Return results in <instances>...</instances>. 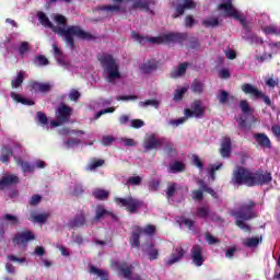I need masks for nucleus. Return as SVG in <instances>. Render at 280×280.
<instances>
[{"label":"nucleus","instance_id":"1","mask_svg":"<svg viewBox=\"0 0 280 280\" xmlns=\"http://www.w3.org/2000/svg\"><path fill=\"white\" fill-rule=\"evenodd\" d=\"M37 16L39 19V23L44 27H49L58 36H63V40H66L67 45H69L72 51L73 49H75V39L73 38V36H75V38H80L81 40H95V35L85 32L84 30H82V27L78 25H72L68 28H65L62 26H54V23H51L47 14H45L44 12H38Z\"/></svg>","mask_w":280,"mask_h":280},{"label":"nucleus","instance_id":"2","mask_svg":"<svg viewBox=\"0 0 280 280\" xmlns=\"http://www.w3.org/2000/svg\"><path fill=\"white\" fill-rule=\"evenodd\" d=\"M272 183V173L261 168L256 172L238 166L232 174V185H246V187H257Z\"/></svg>","mask_w":280,"mask_h":280},{"label":"nucleus","instance_id":"3","mask_svg":"<svg viewBox=\"0 0 280 280\" xmlns=\"http://www.w3.org/2000/svg\"><path fill=\"white\" fill-rule=\"evenodd\" d=\"M257 207V202L254 200H249L245 203H241L238 210L232 211L231 215L235 220V224L245 233H250L252 228L248 223L250 220H255L257 218V212L255 208Z\"/></svg>","mask_w":280,"mask_h":280},{"label":"nucleus","instance_id":"4","mask_svg":"<svg viewBox=\"0 0 280 280\" xmlns=\"http://www.w3.org/2000/svg\"><path fill=\"white\" fill-rule=\"evenodd\" d=\"M131 38L139 43V45H145V43H150V45H170V43H178L183 45L185 40H187L186 33H168L164 35H160L158 37L143 36L135 31L131 32Z\"/></svg>","mask_w":280,"mask_h":280},{"label":"nucleus","instance_id":"5","mask_svg":"<svg viewBox=\"0 0 280 280\" xmlns=\"http://www.w3.org/2000/svg\"><path fill=\"white\" fill-rule=\"evenodd\" d=\"M217 10L219 12H225V16H229L230 19H235V21H238L244 30L243 36H245V34L246 35L253 34V23L247 22L246 18L242 16L240 11H237V9L233 7L232 0H226L225 2L218 4Z\"/></svg>","mask_w":280,"mask_h":280},{"label":"nucleus","instance_id":"6","mask_svg":"<svg viewBox=\"0 0 280 280\" xmlns=\"http://www.w3.org/2000/svg\"><path fill=\"white\" fill-rule=\"evenodd\" d=\"M98 62H101V67L104 70V73L107 75L108 82H115V80L121 79V72H119V63H117V59L108 52H104L103 55L97 56Z\"/></svg>","mask_w":280,"mask_h":280},{"label":"nucleus","instance_id":"7","mask_svg":"<svg viewBox=\"0 0 280 280\" xmlns=\"http://www.w3.org/2000/svg\"><path fill=\"white\" fill-rule=\"evenodd\" d=\"M114 201L117 205V207H125L127 213L131 214L137 213L139 210L143 208V201L132 196L126 198L116 197Z\"/></svg>","mask_w":280,"mask_h":280},{"label":"nucleus","instance_id":"8","mask_svg":"<svg viewBox=\"0 0 280 280\" xmlns=\"http://www.w3.org/2000/svg\"><path fill=\"white\" fill-rule=\"evenodd\" d=\"M242 91L246 95H252V97H255V100H262L267 106H271L272 101H270V96L264 94L262 91H259L257 88L253 86L249 83H245L242 85Z\"/></svg>","mask_w":280,"mask_h":280},{"label":"nucleus","instance_id":"9","mask_svg":"<svg viewBox=\"0 0 280 280\" xmlns=\"http://www.w3.org/2000/svg\"><path fill=\"white\" fill-rule=\"evenodd\" d=\"M71 115H73V108L65 103H60L55 112L56 119L63 124L71 121Z\"/></svg>","mask_w":280,"mask_h":280},{"label":"nucleus","instance_id":"10","mask_svg":"<svg viewBox=\"0 0 280 280\" xmlns=\"http://www.w3.org/2000/svg\"><path fill=\"white\" fill-rule=\"evenodd\" d=\"M36 240V235L32 233V231L25 230L23 232H19L13 237V244L15 246H27L28 242H34Z\"/></svg>","mask_w":280,"mask_h":280},{"label":"nucleus","instance_id":"11","mask_svg":"<svg viewBox=\"0 0 280 280\" xmlns=\"http://www.w3.org/2000/svg\"><path fill=\"white\" fill-rule=\"evenodd\" d=\"M205 110L206 108L202 106V102L201 101H194L191 104V109L190 108H186L184 110V115L186 117V119H189L191 117H205Z\"/></svg>","mask_w":280,"mask_h":280},{"label":"nucleus","instance_id":"12","mask_svg":"<svg viewBox=\"0 0 280 280\" xmlns=\"http://www.w3.org/2000/svg\"><path fill=\"white\" fill-rule=\"evenodd\" d=\"M185 10H196V2H194V0H177L175 14H173L172 18L178 19V16H183Z\"/></svg>","mask_w":280,"mask_h":280},{"label":"nucleus","instance_id":"13","mask_svg":"<svg viewBox=\"0 0 280 280\" xmlns=\"http://www.w3.org/2000/svg\"><path fill=\"white\" fill-rule=\"evenodd\" d=\"M114 266L120 277H124V279L127 280L132 279V265H128L126 261H115Z\"/></svg>","mask_w":280,"mask_h":280},{"label":"nucleus","instance_id":"14","mask_svg":"<svg viewBox=\"0 0 280 280\" xmlns=\"http://www.w3.org/2000/svg\"><path fill=\"white\" fill-rule=\"evenodd\" d=\"M202 250L205 249L200 245H194L190 249V258L192 259V264H195L198 268L205 264Z\"/></svg>","mask_w":280,"mask_h":280},{"label":"nucleus","instance_id":"15","mask_svg":"<svg viewBox=\"0 0 280 280\" xmlns=\"http://www.w3.org/2000/svg\"><path fill=\"white\" fill-rule=\"evenodd\" d=\"M163 145V140L156 139L154 135H151L144 139L143 148L144 152H150V150H159Z\"/></svg>","mask_w":280,"mask_h":280},{"label":"nucleus","instance_id":"16","mask_svg":"<svg viewBox=\"0 0 280 280\" xmlns=\"http://www.w3.org/2000/svg\"><path fill=\"white\" fill-rule=\"evenodd\" d=\"M139 69L144 75H150V73H154L159 69V61L156 59H149L141 63Z\"/></svg>","mask_w":280,"mask_h":280},{"label":"nucleus","instance_id":"17","mask_svg":"<svg viewBox=\"0 0 280 280\" xmlns=\"http://www.w3.org/2000/svg\"><path fill=\"white\" fill-rule=\"evenodd\" d=\"M133 2L132 10H144V12H150V5H156L155 0H127Z\"/></svg>","mask_w":280,"mask_h":280},{"label":"nucleus","instance_id":"18","mask_svg":"<svg viewBox=\"0 0 280 280\" xmlns=\"http://www.w3.org/2000/svg\"><path fill=\"white\" fill-rule=\"evenodd\" d=\"M143 233V229L137 226L135 231L131 232L129 237V244L131 248H141V234Z\"/></svg>","mask_w":280,"mask_h":280},{"label":"nucleus","instance_id":"19","mask_svg":"<svg viewBox=\"0 0 280 280\" xmlns=\"http://www.w3.org/2000/svg\"><path fill=\"white\" fill-rule=\"evenodd\" d=\"M115 218V213L110 210H106L103 205L96 206L95 217L92 219V222H100V220H104V218Z\"/></svg>","mask_w":280,"mask_h":280},{"label":"nucleus","instance_id":"20","mask_svg":"<svg viewBox=\"0 0 280 280\" xmlns=\"http://www.w3.org/2000/svg\"><path fill=\"white\" fill-rule=\"evenodd\" d=\"M183 257H185V249H183L182 246L176 247L175 250L172 252L170 259L166 260V266H174V264H178Z\"/></svg>","mask_w":280,"mask_h":280},{"label":"nucleus","instance_id":"21","mask_svg":"<svg viewBox=\"0 0 280 280\" xmlns=\"http://www.w3.org/2000/svg\"><path fill=\"white\" fill-rule=\"evenodd\" d=\"M254 139L262 150L272 148V142L266 133H254Z\"/></svg>","mask_w":280,"mask_h":280},{"label":"nucleus","instance_id":"22","mask_svg":"<svg viewBox=\"0 0 280 280\" xmlns=\"http://www.w3.org/2000/svg\"><path fill=\"white\" fill-rule=\"evenodd\" d=\"M232 142L230 137H224L221 142L220 154L223 159L231 156Z\"/></svg>","mask_w":280,"mask_h":280},{"label":"nucleus","instance_id":"23","mask_svg":"<svg viewBox=\"0 0 280 280\" xmlns=\"http://www.w3.org/2000/svg\"><path fill=\"white\" fill-rule=\"evenodd\" d=\"M30 88L34 93H49V91H51V84L37 81H32Z\"/></svg>","mask_w":280,"mask_h":280},{"label":"nucleus","instance_id":"24","mask_svg":"<svg viewBox=\"0 0 280 280\" xmlns=\"http://www.w3.org/2000/svg\"><path fill=\"white\" fill-rule=\"evenodd\" d=\"M86 224V217L84 213L75 215L70 222L69 225L71 229H80Z\"/></svg>","mask_w":280,"mask_h":280},{"label":"nucleus","instance_id":"25","mask_svg":"<svg viewBox=\"0 0 280 280\" xmlns=\"http://www.w3.org/2000/svg\"><path fill=\"white\" fill-rule=\"evenodd\" d=\"M262 240V236L248 237L243 241V246H245V248H257Z\"/></svg>","mask_w":280,"mask_h":280},{"label":"nucleus","instance_id":"26","mask_svg":"<svg viewBox=\"0 0 280 280\" xmlns=\"http://www.w3.org/2000/svg\"><path fill=\"white\" fill-rule=\"evenodd\" d=\"M180 189H183V186L178 185V183H168L165 190L167 200L174 198Z\"/></svg>","mask_w":280,"mask_h":280},{"label":"nucleus","instance_id":"27","mask_svg":"<svg viewBox=\"0 0 280 280\" xmlns=\"http://www.w3.org/2000/svg\"><path fill=\"white\" fill-rule=\"evenodd\" d=\"M12 185H19V176L7 175L3 176L0 180V187H10Z\"/></svg>","mask_w":280,"mask_h":280},{"label":"nucleus","instance_id":"28","mask_svg":"<svg viewBox=\"0 0 280 280\" xmlns=\"http://www.w3.org/2000/svg\"><path fill=\"white\" fill-rule=\"evenodd\" d=\"M189 67L188 62L179 63L176 70L171 71V78H182V75H185L187 73V68Z\"/></svg>","mask_w":280,"mask_h":280},{"label":"nucleus","instance_id":"29","mask_svg":"<svg viewBox=\"0 0 280 280\" xmlns=\"http://www.w3.org/2000/svg\"><path fill=\"white\" fill-rule=\"evenodd\" d=\"M93 198L95 200H108L110 198V191L102 188H96L92 191Z\"/></svg>","mask_w":280,"mask_h":280},{"label":"nucleus","instance_id":"30","mask_svg":"<svg viewBox=\"0 0 280 280\" xmlns=\"http://www.w3.org/2000/svg\"><path fill=\"white\" fill-rule=\"evenodd\" d=\"M96 10L98 12H125L124 9H121L120 5H117V4H104V5H98L96 8Z\"/></svg>","mask_w":280,"mask_h":280},{"label":"nucleus","instance_id":"31","mask_svg":"<svg viewBox=\"0 0 280 280\" xmlns=\"http://www.w3.org/2000/svg\"><path fill=\"white\" fill-rule=\"evenodd\" d=\"M11 97L19 104H23L24 106H34V101L25 98L21 96V94H16L15 92H11Z\"/></svg>","mask_w":280,"mask_h":280},{"label":"nucleus","instance_id":"32","mask_svg":"<svg viewBox=\"0 0 280 280\" xmlns=\"http://www.w3.org/2000/svg\"><path fill=\"white\" fill-rule=\"evenodd\" d=\"M18 165H20V167L22 168V172H24V174H33L35 166L30 163V162H25L23 161V159H19L18 160Z\"/></svg>","mask_w":280,"mask_h":280},{"label":"nucleus","instance_id":"33","mask_svg":"<svg viewBox=\"0 0 280 280\" xmlns=\"http://www.w3.org/2000/svg\"><path fill=\"white\" fill-rule=\"evenodd\" d=\"M10 156H14V152L9 147H3L1 151L0 161L2 163H10Z\"/></svg>","mask_w":280,"mask_h":280},{"label":"nucleus","instance_id":"34","mask_svg":"<svg viewBox=\"0 0 280 280\" xmlns=\"http://www.w3.org/2000/svg\"><path fill=\"white\" fill-rule=\"evenodd\" d=\"M32 218V222H36L37 224H45V222H47V220H49V213L44 212V213H39V214H31Z\"/></svg>","mask_w":280,"mask_h":280},{"label":"nucleus","instance_id":"35","mask_svg":"<svg viewBox=\"0 0 280 280\" xmlns=\"http://www.w3.org/2000/svg\"><path fill=\"white\" fill-rule=\"evenodd\" d=\"M244 40H247L248 43H250V45H264V39L259 38V36H257L254 33H249L248 35H243Z\"/></svg>","mask_w":280,"mask_h":280},{"label":"nucleus","instance_id":"36","mask_svg":"<svg viewBox=\"0 0 280 280\" xmlns=\"http://www.w3.org/2000/svg\"><path fill=\"white\" fill-rule=\"evenodd\" d=\"M104 163H106L103 159H93L89 164L86 170L89 172H95V170H97V167H102V165H104Z\"/></svg>","mask_w":280,"mask_h":280},{"label":"nucleus","instance_id":"37","mask_svg":"<svg viewBox=\"0 0 280 280\" xmlns=\"http://www.w3.org/2000/svg\"><path fill=\"white\" fill-rule=\"evenodd\" d=\"M170 170L172 174H178L180 172H185V163L180 161H175L173 164L170 165Z\"/></svg>","mask_w":280,"mask_h":280},{"label":"nucleus","instance_id":"38","mask_svg":"<svg viewBox=\"0 0 280 280\" xmlns=\"http://www.w3.org/2000/svg\"><path fill=\"white\" fill-rule=\"evenodd\" d=\"M24 80H25V72H23V71L18 72L16 78L11 81L12 89H19V86H21V84H23Z\"/></svg>","mask_w":280,"mask_h":280},{"label":"nucleus","instance_id":"39","mask_svg":"<svg viewBox=\"0 0 280 280\" xmlns=\"http://www.w3.org/2000/svg\"><path fill=\"white\" fill-rule=\"evenodd\" d=\"M191 91L192 93H198L200 95L205 91V83L198 81V79H195L191 84Z\"/></svg>","mask_w":280,"mask_h":280},{"label":"nucleus","instance_id":"40","mask_svg":"<svg viewBox=\"0 0 280 280\" xmlns=\"http://www.w3.org/2000/svg\"><path fill=\"white\" fill-rule=\"evenodd\" d=\"M164 145V152H166L168 156H176V154H178V151H176V149L174 148L173 142L166 141Z\"/></svg>","mask_w":280,"mask_h":280},{"label":"nucleus","instance_id":"41","mask_svg":"<svg viewBox=\"0 0 280 280\" xmlns=\"http://www.w3.org/2000/svg\"><path fill=\"white\" fill-rule=\"evenodd\" d=\"M148 255H149L150 261H154L155 259H159V249L154 248V244H150L148 246Z\"/></svg>","mask_w":280,"mask_h":280},{"label":"nucleus","instance_id":"42","mask_svg":"<svg viewBox=\"0 0 280 280\" xmlns=\"http://www.w3.org/2000/svg\"><path fill=\"white\" fill-rule=\"evenodd\" d=\"M185 93H187V88H180L175 90L173 95L174 102H182L183 97H185Z\"/></svg>","mask_w":280,"mask_h":280},{"label":"nucleus","instance_id":"43","mask_svg":"<svg viewBox=\"0 0 280 280\" xmlns=\"http://www.w3.org/2000/svg\"><path fill=\"white\" fill-rule=\"evenodd\" d=\"M240 108L244 115H253V110L250 108V105H248V101L242 100L240 102Z\"/></svg>","mask_w":280,"mask_h":280},{"label":"nucleus","instance_id":"44","mask_svg":"<svg viewBox=\"0 0 280 280\" xmlns=\"http://www.w3.org/2000/svg\"><path fill=\"white\" fill-rule=\"evenodd\" d=\"M210 208L209 206H203V207H199L197 208V215L198 218H201V219H206V218H209V213H210Z\"/></svg>","mask_w":280,"mask_h":280},{"label":"nucleus","instance_id":"45","mask_svg":"<svg viewBox=\"0 0 280 280\" xmlns=\"http://www.w3.org/2000/svg\"><path fill=\"white\" fill-rule=\"evenodd\" d=\"M3 222H10L12 226H16L19 224V217L14 214L7 213L2 217Z\"/></svg>","mask_w":280,"mask_h":280},{"label":"nucleus","instance_id":"46","mask_svg":"<svg viewBox=\"0 0 280 280\" xmlns=\"http://www.w3.org/2000/svg\"><path fill=\"white\" fill-rule=\"evenodd\" d=\"M139 106L142 108H147V106H153V108H159L161 106V102L156 100H147L139 103Z\"/></svg>","mask_w":280,"mask_h":280},{"label":"nucleus","instance_id":"47","mask_svg":"<svg viewBox=\"0 0 280 280\" xmlns=\"http://www.w3.org/2000/svg\"><path fill=\"white\" fill-rule=\"evenodd\" d=\"M201 25H203L205 27H218V25H220V20H218V18H212L210 20H203L201 22Z\"/></svg>","mask_w":280,"mask_h":280},{"label":"nucleus","instance_id":"48","mask_svg":"<svg viewBox=\"0 0 280 280\" xmlns=\"http://www.w3.org/2000/svg\"><path fill=\"white\" fill-rule=\"evenodd\" d=\"M143 182V178L141 176H130L127 179V185H132L133 187H137L141 185Z\"/></svg>","mask_w":280,"mask_h":280},{"label":"nucleus","instance_id":"49","mask_svg":"<svg viewBox=\"0 0 280 280\" xmlns=\"http://www.w3.org/2000/svg\"><path fill=\"white\" fill-rule=\"evenodd\" d=\"M206 242L211 246L213 244H220V240L213 236L211 233H206Z\"/></svg>","mask_w":280,"mask_h":280},{"label":"nucleus","instance_id":"50","mask_svg":"<svg viewBox=\"0 0 280 280\" xmlns=\"http://www.w3.org/2000/svg\"><path fill=\"white\" fill-rule=\"evenodd\" d=\"M82 141L80 139L70 138L65 142L66 148L70 149L73 148V145H80Z\"/></svg>","mask_w":280,"mask_h":280},{"label":"nucleus","instance_id":"51","mask_svg":"<svg viewBox=\"0 0 280 280\" xmlns=\"http://www.w3.org/2000/svg\"><path fill=\"white\" fill-rule=\"evenodd\" d=\"M37 119H38V122L42 124L43 126H47V124H49V118H47V115L43 112L37 113Z\"/></svg>","mask_w":280,"mask_h":280},{"label":"nucleus","instance_id":"52","mask_svg":"<svg viewBox=\"0 0 280 280\" xmlns=\"http://www.w3.org/2000/svg\"><path fill=\"white\" fill-rule=\"evenodd\" d=\"M192 165L198 167V170H203L205 167V163H202V160H200V158L196 154L192 155Z\"/></svg>","mask_w":280,"mask_h":280},{"label":"nucleus","instance_id":"53","mask_svg":"<svg viewBox=\"0 0 280 280\" xmlns=\"http://www.w3.org/2000/svg\"><path fill=\"white\" fill-rule=\"evenodd\" d=\"M27 51H30V43L22 42L20 47H19V54L21 56H25V54H27Z\"/></svg>","mask_w":280,"mask_h":280},{"label":"nucleus","instance_id":"54","mask_svg":"<svg viewBox=\"0 0 280 280\" xmlns=\"http://www.w3.org/2000/svg\"><path fill=\"white\" fill-rule=\"evenodd\" d=\"M219 93H220L219 95L220 104H226L229 102V92L224 90H220Z\"/></svg>","mask_w":280,"mask_h":280},{"label":"nucleus","instance_id":"55","mask_svg":"<svg viewBox=\"0 0 280 280\" xmlns=\"http://www.w3.org/2000/svg\"><path fill=\"white\" fill-rule=\"evenodd\" d=\"M35 62H38L40 67H47V65H49V59L43 55H39L35 58Z\"/></svg>","mask_w":280,"mask_h":280},{"label":"nucleus","instance_id":"56","mask_svg":"<svg viewBox=\"0 0 280 280\" xmlns=\"http://www.w3.org/2000/svg\"><path fill=\"white\" fill-rule=\"evenodd\" d=\"M43 200V197L40 195H33L28 201V205L31 207H36L40 201Z\"/></svg>","mask_w":280,"mask_h":280},{"label":"nucleus","instance_id":"57","mask_svg":"<svg viewBox=\"0 0 280 280\" xmlns=\"http://www.w3.org/2000/svg\"><path fill=\"white\" fill-rule=\"evenodd\" d=\"M142 233H144V235H154V233H156V226L149 224L142 229Z\"/></svg>","mask_w":280,"mask_h":280},{"label":"nucleus","instance_id":"58","mask_svg":"<svg viewBox=\"0 0 280 280\" xmlns=\"http://www.w3.org/2000/svg\"><path fill=\"white\" fill-rule=\"evenodd\" d=\"M84 194V187L82 184H75L72 191V196H82Z\"/></svg>","mask_w":280,"mask_h":280},{"label":"nucleus","instance_id":"59","mask_svg":"<svg viewBox=\"0 0 280 280\" xmlns=\"http://www.w3.org/2000/svg\"><path fill=\"white\" fill-rule=\"evenodd\" d=\"M81 95L82 94H80V92L78 90H71L68 97L71 102H78L80 100Z\"/></svg>","mask_w":280,"mask_h":280},{"label":"nucleus","instance_id":"60","mask_svg":"<svg viewBox=\"0 0 280 280\" xmlns=\"http://www.w3.org/2000/svg\"><path fill=\"white\" fill-rule=\"evenodd\" d=\"M55 21L58 25H62L63 27L67 25V18L62 14L55 15Z\"/></svg>","mask_w":280,"mask_h":280},{"label":"nucleus","instance_id":"61","mask_svg":"<svg viewBox=\"0 0 280 280\" xmlns=\"http://www.w3.org/2000/svg\"><path fill=\"white\" fill-rule=\"evenodd\" d=\"M130 125H131V128L139 129V128H143V126H145V122L141 119H132L130 121Z\"/></svg>","mask_w":280,"mask_h":280},{"label":"nucleus","instance_id":"62","mask_svg":"<svg viewBox=\"0 0 280 280\" xmlns=\"http://www.w3.org/2000/svg\"><path fill=\"white\" fill-rule=\"evenodd\" d=\"M205 199V194L202 190H192V200H198L199 202Z\"/></svg>","mask_w":280,"mask_h":280},{"label":"nucleus","instance_id":"63","mask_svg":"<svg viewBox=\"0 0 280 280\" xmlns=\"http://www.w3.org/2000/svg\"><path fill=\"white\" fill-rule=\"evenodd\" d=\"M262 32H265L266 34H279V28H277V26H266L262 28Z\"/></svg>","mask_w":280,"mask_h":280},{"label":"nucleus","instance_id":"64","mask_svg":"<svg viewBox=\"0 0 280 280\" xmlns=\"http://www.w3.org/2000/svg\"><path fill=\"white\" fill-rule=\"evenodd\" d=\"M115 110V107H108L105 109H101L96 115H95V119H100V117H102V115H106L108 113H113Z\"/></svg>","mask_w":280,"mask_h":280}]
</instances>
